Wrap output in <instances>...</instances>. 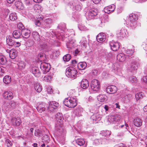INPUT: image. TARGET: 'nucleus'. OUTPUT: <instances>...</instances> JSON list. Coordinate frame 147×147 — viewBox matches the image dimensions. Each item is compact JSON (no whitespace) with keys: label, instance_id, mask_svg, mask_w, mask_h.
<instances>
[{"label":"nucleus","instance_id":"1","mask_svg":"<svg viewBox=\"0 0 147 147\" xmlns=\"http://www.w3.org/2000/svg\"><path fill=\"white\" fill-rule=\"evenodd\" d=\"M63 103L65 106L68 107H74L77 104V98L76 96L69 97L65 99Z\"/></svg>","mask_w":147,"mask_h":147},{"label":"nucleus","instance_id":"2","mask_svg":"<svg viewBox=\"0 0 147 147\" xmlns=\"http://www.w3.org/2000/svg\"><path fill=\"white\" fill-rule=\"evenodd\" d=\"M77 73V70L73 67H70L66 69L65 74L68 77L75 79L76 78Z\"/></svg>","mask_w":147,"mask_h":147},{"label":"nucleus","instance_id":"3","mask_svg":"<svg viewBox=\"0 0 147 147\" xmlns=\"http://www.w3.org/2000/svg\"><path fill=\"white\" fill-rule=\"evenodd\" d=\"M90 86L92 89L94 91L98 92L100 90V83L97 80H93L91 82Z\"/></svg>","mask_w":147,"mask_h":147},{"label":"nucleus","instance_id":"4","mask_svg":"<svg viewBox=\"0 0 147 147\" xmlns=\"http://www.w3.org/2000/svg\"><path fill=\"white\" fill-rule=\"evenodd\" d=\"M40 68L42 71L43 73L46 74L50 70L51 68V66L49 63L46 62H43L40 64Z\"/></svg>","mask_w":147,"mask_h":147},{"label":"nucleus","instance_id":"5","mask_svg":"<svg viewBox=\"0 0 147 147\" xmlns=\"http://www.w3.org/2000/svg\"><path fill=\"white\" fill-rule=\"evenodd\" d=\"M129 20L130 22V24L131 26H136L137 17L134 14L131 13L129 15Z\"/></svg>","mask_w":147,"mask_h":147},{"label":"nucleus","instance_id":"6","mask_svg":"<svg viewBox=\"0 0 147 147\" xmlns=\"http://www.w3.org/2000/svg\"><path fill=\"white\" fill-rule=\"evenodd\" d=\"M131 56L129 55H125L123 53L118 54L117 56V58L120 61L123 62L125 60H128L131 59Z\"/></svg>","mask_w":147,"mask_h":147},{"label":"nucleus","instance_id":"7","mask_svg":"<svg viewBox=\"0 0 147 147\" xmlns=\"http://www.w3.org/2000/svg\"><path fill=\"white\" fill-rule=\"evenodd\" d=\"M98 12V11L97 9L94 8L91 9L87 16L88 17L89 20L93 19L97 15Z\"/></svg>","mask_w":147,"mask_h":147},{"label":"nucleus","instance_id":"8","mask_svg":"<svg viewBox=\"0 0 147 147\" xmlns=\"http://www.w3.org/2000/svg\"><path fill=\"white\" fill-rule=\"evenodd\" d=\"M98 12V11L97 9L94 8L91 9L87 16L88 17L89 20L93 19L97 15Z\"/></svg>","mask_w":147,"mask_h":147},{"label":"nucleus","instance_id":"9","mask_svg":"<svg viewBox=\"0 0 147 147\" xmlns=\"http://www.w3.org/2000/svg\"><path fill=\"white\" fill-rule=\"evenodd\" d=\"M59 106L58 103L55 101L50 102L49 105L47 107V109L51 112H53Z\"/></svg>","mask_w":147,"mask_h":147},{"label":"nucleus","instance_id":"10","mask_svg":"<svg viewBox=\"0 0 147 147\" xmlns=\"http://www.w3.org/2000/svg\"><path fill=\"white\" fill-rule=\"evenodd\" d=\"M109 45L111 47V49L114 51L118 50L119 48V43L118 42H115L113 41H111L109 42Z\"/></svg>","mask_w":147,"mask_h":147},{"label":"nucleus","instance_id":"11","mask_svg":"<svg viewBox=\"0 0 147 147\" xmlns=\"http://www.w3.org/2000/svg\"><path fill=\"white\" fill-rule=\"evenodd\" d=\"M117 88L114 85L109 86L106 89L107 92L110 94L115 93L117 92Z\"/></svg>","mask_w":147,"mask_h":147},{"label":"nucleus","instance_id":"12","mask_svg":"<svg viewBox=\"0 0 147 147\" xmlns=\"http://www.w3.org/2000/svg\"><path fill=\"white\" fill-rule=\"evenodd\" d=\"M96 38L98 42L102 43L106 40V36L104 33H100L97 35Z\"/></svg>","mask_w":147,"mask_h":147},{"label":"nucleus","instance_id":"13","mask_svg":"<svg viewBox=\"0 0 147 147\" xmlns=\"http://www.w3.org/2000/svg\"><path fill=\"white\" fill-rule=\"evenodd\" d=\"M128 68L131 72L134 73L138 68V63L135 61L131 63L128 65Z\"/></svg>","mask_w":147,"mask_h":147},{"label":"nucleus","instance_id":"14","mask_svg":"<svg viewBox=\"0 0 147 147\" xmlns=\"http://www.w3.org/2000/svg\"><path fill=\"white\" fill-rule=\"evenodd\" d=\"M47 105L44 103H41L38 105L36 109L39 113H41L45 111Z\"/></svg>","mask_w":147,"mask_h":147},{"label":"nucleus","instance_id":"15","mask_svg":"<svg viewBox=\"0 0 147 147\" xmlns=\"http://www.w3.org/2000/svg\"><path fill=\"white\" fill-rule=\"evenodd\" d=\"M115 6L114 5L108 7H105L104 8V12L107 13H109L114 11L115 9Z\"/></svg>","mask_w":147,"mask_h":147},{"label":"nucleus","instance_id":"16","mask_svg":"<svg viewBox=\"0 0 147 147\" xmlns=\"http://www.w3.org/2000/svg\"><path fill=\"white\" fill-rule=\"evenodd\" d=\"M3 96L5 99L10 100L13 97L12 93L10 91L5 92L3 94Z\"/></svg>","mask_w":147,"mask_h":147},{"label":"nucleus","instance_id":"17","mask_svg":"<svg viewBox=\"0 0 147 147\" xmlns=\"http://www.w3.org/2000/svg\"><path fill=\"white\" fill-rule=\"evenodd\" d=\"M31 71L36 77L38 78L40 76L41 73L38 67H33Z\"/></svg>","mask_w":147,"mask_h":147},{"label":"nucleus","instance_id":"18","mask_svg":"<svg viewBox=\"0 0 147 147\" xmlns=\"http://www.w3.org/2000/svg\"><path fill=\"white\" fill-rule=\"evenodd\" d=\"M133 122L134 125L138 127H140L142 125V121L141 119L138 117L135 119Z\"/></svg>","mask_w":147,"mask_h":147},{"label":"nucleus","instance_id":"19","mask_svg":"<svg viewBox=\"0 0 147 147\" xmlns=\"http://www.w3.org/2000/svg\"><path fill=\"white\" fill-rule=\"evenodd\" d=\"M22 37L25 38H27L30 36V31L27 29H25L22 31Z\"/></svg>","mask_w":147,"mask_h":147},{"label":"nucleus","instance_id":"20","mask_svg":"<svg viewBox=\"0 0 147 147\" xmlns=\"http://www.w3.org/2000/svg\"><path fill=\"white\" fill-rule=\"evenodd\" d=\"M8 52H9V57L12 59H15L17 55L16 50L14 49H12L10 50H9L7 51Z\"/></svg>","mask_w":147,"mask_h":147},{"label":"nucleus","instance_id":"21","mask_svg":"<svg viewBox=\"0 0 147 147\" xmlns=\"http://www.w3.org/2000/svg\"><path fill=\"white\" fill-rule=\"evenodd\" d=\"M63 119V118L62 113H58L56 115V120L57 121V123H59L60 124H62Z\"/></svg>","mask_w":147,"mask_h":147},{"label":"nucleus","instance_id":"22","mask_svg":"<svg viewBox=\"0 0 147 147\" xmlns=\"http://www.w3.org/2000/svg\"><path fill=\"white\" fill-rule=\"evenodd\" d=\"M81 86L84 89H86L89 86V83L87 80L86 79H83L81 82Z\"/></svg>","mask_w":147,"mask_h":147},{"label":"nucleus","instance_id":"23","mask_svg":"<svg viewBox=\"0 0 147 147\" xmlns=\"http://www.w3.org/2000/svg\"><path fill=\"white\" fill-rule=\"evenodd\" d=\"M101 117L100 114L98 113H96L92 115L90 119L93 121H99L101 119Z\"/></svg>","mask_w":147,"mask_h":147},{"label":"nucleus","instance_id":"24","mask_svg":"<svg viewBox=\"0 0 147 147\" xmlns=\"http://www.w3.org/2000/svg\"><path fill=\"white\" fill-rule=\"evenodd\" d=\"M127 30L124 28H122L119 31L117 32L118 36L120 37L123 38L126 35Z\"/></svg>","mask_w":147,"mask_h":147},{"label":"nucleus","instance_id":"25","mask_svg":"<svg viewBox=\"0 0 147 147\" xmlns=\"http://www.w3.org/2000/svg\"><path fill=\"white\" fill-rule=\"evenodd\" d=\"M11 121L13 125L17 126H19L21 123V120L20 119H17L15 117L12 118Z\"/></svg>","mask_w":147,"mask_h":147},{"label":"nucleus","instance_id":"26","mask_svg":"<svg viewBox=\"0 0 147 147\" xmlns=\"http://www.w3.org/2000/svg\"><path fill=\"white\" fill-rule=\"evenodd\" d=\"M61 124L57 123L55 126V130L57 134H61L63 131V128L61 125H60Z\"/></svg>","mask_w":147,"mask_h":147},{"label":"nucleus","instance_id":"27","mask_svg":"<svg viewBox=\"0 0 147 147\" xmlns=\"http://www.w3.org/2000/svg\"><path fill=\"white\" fill-rule=\"evenodd\" d=\"M83 112V109L80 107L77 108L76 110L74 111V113L78 117L82 116V113Z\"/></svg>","mask_w":147,"mask_h":147},{"label":"nucleus","instance_id":"28","mask_svg":"<svg viewBox=\"0 0 147 147\" xmlns=\"http://www.w3.org/2000/svg\"><path fill=\"white\" fill-rule=\"evenodd\" d=\"M13 36L15 38H22V32H20L18 30H15L13 32Z\"/></svg>","mask_w":147,"mask_h":147},{"label":"nucleus","instance_id":"29","mask_svg":"<svg viewBox=\"0 0 147 147\" xmlns=\"http://www.w3.org/2000/svg\"><path fill=\"white\" fill-rule=\"evenodd\" d=\"M7 43L9 46H13V45L14 41L12 39V38L10 36L7 38Z\"/></svg>","mask_w":147,"mask_h":147},{"label":"nucleus","instance_id":"30","mask_svg":"<svg viewBox=\"0 0 147 147\" xmlns=\"http://www.w3.org/2000/svg\"><path fill=\"white\" fill-rule=\"evenodd\" d=\"M17 65L19 69L20 70H22L25 68L26 63L23 61H21L18 63Z\"/></svg>","mask_w":147,"mask_h":147},{"label":"nucleus","instance_id":"31","mask_svg":"<svg viewBox=\"0 0 147 147\" xmlns=\"http://www.w3.org/2000/svg\"><path fill=\"white\" fill-rule=\"evenodd\" d=\"M107 97L105 95L101 94L97 96L98 100L100 102H103L106 101L107 99Z\"/></svg>","mask_w":147,"mask_h":147},{"label":"nucleus","instance_id":"32","mask_svg":"<svg viewBox=\"0 0 147 147\" xmlns=\"http://www.w3.org/2000/svg\"><path fill=\"white\" fill-rule=\"evenodd\" d=\"M78 66L80 69L83 70L86 67L87 64L86 62H81L79 63Z\"/></svg>","mask_w":147,"mask_h":147},{"label":"nucleus","instance_id":"33","mask_svg":"<svg viewBox=\"0 0 147 147\" xmlns=\"http://www.w3.org/2000/svg\"><path fill=\"white\" fill-rule=\"evenodd\" d=\"M11 77L9 76H5L3 78V82L6 84H9L11 81Z\"/></svg>","mask_w":147,"mask_h":147},{"label":"nucleus","instance_id":"34","mask_svg":"<svg viewBox=\"0 0 147 147\" xmlns=\"http://www.w3.org/2000/svg\"><path fill=\"white\" fill-rule=\"evenodd\" d=\"M144 96V93L142 92L138 93L135 95V97L137 100L142 99Z\"/></svg>","mask_w":147,"mask_h":147},{"label":"nucleus","instance_id":"35","mask_svg":"<svg viewBox=\"0 0 147 147\" xmlns=\"http://www.w3.org/2000/svg\"><path fill=\"white\" fill-rule=\"evenodd\" d=\"M80 42L81 43V45L84 48H86L87 46V41L86 38L82 37Z\"/></svg>","mask_w":147,"mask_h":147},{"label":"nucleus","instance_id":"36","mask_svg":"<svg viewBox=\"0 0 147 147\" xmlns=\"http://www.w3.org/2000/svg\"><path fill=\"white\" fill-rule=\"evenodd\" d=\"M32 34L33 38L35 40L38 41L40 40V36L38 32H33Z\"/></svg>","mask_w":147,"mask_h":147},{"label":"nucleus","instance_id":"37","mask_svg":"<svg viewBox=\"0 0 147 147\" xmlns=\"http://www.w3.org/2000/svg\"><path fill=\"white\" fill-rule=\"evenodd\" d=\"M57 28L61 30L64 31L66 28V25L64 23L60 24L58 26Z\"/></svg>","mask_w":147,"mask_h":147},{"label":"nucleus","instance_id":"38","mask_svg":"<svg viewBox=\"0 0 147 147\" xmlns=\"http://www.w3.org/2000/svg\"><path fill=\"white\" fill-rule=\"evenodd\" d=\"M17 18V16L15 13H11L9 15V19L11 21H14Z\"/></svg>","mask_w":147,"mask_h":147},{"label":"nucleus","instance_id":"39","mask_svg":"<svg viewBox=\"0 0 147 147\" xmlns=\"http://www.w3.org/2000/svg\"><path fill=\"white\" fill-rule=\"evenodd\" d=\"M53 78V77L51 75L48 76H46L44 78V80L47 82L51 81Z\"/></svg>","mask_w":147,"mask_h":147},{"label":"nucleus","instance_id":"40","mask_svg":"<svg viewBox=\"0 0 147 147\" xmlns=\"http://www.w3.org/2000/svg\"><path fill=\"white\" fill-rule=\"evenodd\" d=\"M71 58V56L70 55L67 54L63 56V59L65 61H69Z\"/></svg>","mask_w":147,"mask_h":147},{"label":"nucleus","instance_id":"41","mask_svg":"<svg viewBox=\"0 0 147 147\" xmlns=\"http://www.w3.org/2000/svg\"><path fill=\"white\" fill-rule=\"evenodd\" d=\"M6 70L5 68L0 67V76H3L5 74V71Z\"/></svg>","mask_w":147,"mask_h":147},{"label":"nucleus","instance_id":"42","mask_svg":"<svg viewBox=\"0 0 147 147\" xmlns=\"http://www.w3.org/2000/svg\"><path fill=\"white\" fill-rule=\"evenodd\" d=\"M34 88L35 90L38 92H40L42 90V86L39 84L36 85L35 86Z\"/></svg>","mask_w":147,"mask_h":147},{"label":"nucleus","instance_id":"43","mask_svg":"<svg viewBox=\"0 0 147 147\" xmlns=\"http://www.w3.org/2000/svg\"><path fill=\"white\" fill-rule=\"evenodd\" d=\"M40 47L41 49H45L46 51L48 47L47 45L45 43H40Z\"/></svg>","mask_w":147,"mask_h":147},{"label":"nucleus","instance_id":"44","mask_svg":"<svg viewBox=\"0 0 147 147\" xmlns=\"http://www.w3.org/2000/svg\"><path fill=\"white\" fill-rule=\"evenodd\" d=\"M77 144L81 146L84 144L85 143V141L83 139H78L76 141Z\"/></svg>","mask_w":147,"mask_h":147},{"label":"nucleus","instance_id":"45","mask_svg":"<svg viewBox=\"0 0 147 147\" xmlns=\"http://www.w3.org/2000/svg\"><path fill=\"white\" fill-rule=\"evenodd\" d=\"M6 62V58L4 56H0V63L1 64L3 65L5 64Z\"/></svg>","mask_w":147,"mask_h":147},{"label":"nucleus","instance_id":"46","mask_svg":"<svg viewBox=\"0 0 147 147\" xmlns=\"http://www.w3.org/2000/svg\"><path fill=\"white\" fill-rule=\"evenodd\" d=\"M9 106L10 108L12 109H14L16 107V103L13 101H11L9 103Z\"/></svg>","mask_w":147,"mask_h":147},{"label":"nucleus","instance_id":"47","mask_svg":"<svg viewBox=\"0 0 147 147\" xmlns=\"http://www.w3.org/2000/svg\"><path fill=\"white\" fill-rule=\"evenodd\" d=\"M102 136L108 137L111 134V132L109 131H104L102 133Z\"/></svg>","mask_w":147,"mask_h":147},{"label":"nucleus","instance_id":"48","mask_svg":"<svg viewBox=\"0 0 147 147\" xmlns=\"http://www.w3.org/2000/svg\"><path fill=\"white\" fill-rule=\"evenodd\" d=\"M129 80L131 82H136L137 81V79L134 76H131L129 77Z\"/></svg>","mask_w":147,"mask_h":147},{"label":"nucleus","instance_id":"49","mask_svg":"<svg viewBox=\"0 0 147 147\" xmlns=\"http://www.w3.org/2000/svg\"><path fill=\"white\" fill-rule=\"evenodd\" d=\"M17 27L18 28L21 30V31L24 30L25 29L24 27V26L23 24L21 23H19L17 24Z\"/></svg>","mask_w":147,"mask_h":147},{"label":"nucleus","instance_id":"50","mask_svg":"<svg viewBox=\"0 0 147 147\" xmlns=\"http://www.w3.org/2000/svg\"><path fill=\"white\" fill-rule=\"evenodd\" d=\"M34 134L35 136H40L42 135V132L40 130L36 129L35 131Z\"/></svg>","mask_w":147,"mask_h":147},{"label":"nucleus","instance_id":"51","mask_svg":"<svg viewBox=\"0 0 147 147\" xmlns=\"http://www.w3.org/2000/svg\"><path fill=\"white\" fill-rule=\"evenodd\" d=\"M5 143L8 147H10L12 145V144L10 140L8 139H7L5 140Z\"/></svg>","mask_w":147,"mask_h":147},{"label":"nucleus","instance_id":"52","mask_svg":"<svg viewBox=\"0 0 147 147\" xmlns=\"http://www.w3.org/2000/svg\"><path fill=\"white\" fill-rule=\"evenodd\" d=\"M78 28L80 30H84L86 28L85 26L82 24H79L78 26Z\"/></svg>","mask_w":147,"mask_h":147},{"label":"nucleus","instance_id":"53","mask_svg":"<svg viewBox=\"0 0 147 147\" xmlns=\"http://www.w3.org/2000/svg\"><path fill=\"white\" fill-rule=\"evenodd\" d=\"M126 53H127V55H129L131 56V58L132 57H131V55L133 54V51L132 50H128L126 51Z\"/></svg>","mask_w":147,"mask_h":147},{"label":"nucleus","instance_id":"54","mask_svg":"<svg viewBox=\"0 0 147 147\" xmlns=\"http://www.w3.org/2000/svg\"><path fill=\"white\" fill-rule=\"evenodd\" d=\"M49 139V136L46 135H45L42 138V140L46 142H48Z\"/></svg>","mask_w":147,"mask_h":147},{"label":"nucleus","instance_id":"55","mask_svg":"<svg viewBox=\"0 0 147 147\" xmlns=\"http://www.w3.org/2000/svg\"><path fill=\"white\" fill-rule=\"evenodd\" d=\"M113 116H114L115 121H117L120 119V117L119 115H115Z\"/></svg>","mask_w":147,"mask_h":147},{"label":"nucleus","instance_id":"56","mask_svg":"<svg viewBox=\"0 0 147 147\" xmlns=\"http://www.w3.org/2000/svg\"><path fill=\"white\" fill-rule=\"evenodd\" d=\"M21 44L20 42H15L14 41L13 46L16 47H18L20 46Z\"/></svg>","mask_w":147,"mask_h":147},{"label":"nucleus","instance_id":"57","mask_svg":"<svg viewBox=\"0 0 147 147\" xmlns=\"http://www.w3.org/2000/svg\"><path fill=\"white\" fill-rule=\"evenodd\" d=\"M114 119V116H110L109 118V120L111 122L113 123L115 121Z\"/></svg>","mask_w":147,"mask_h":147},{"label":"nucleus","instance_id":"58","mask_svg":"<svg viewBox=\"0 0 147 147\" xmlns=\"http://www.w3.org/2000/svg\"><path fill=\"white\" fill-rule=\"evenodd\" d=\"M47 92L50 94H51L53 92V89L51 86H49L47 89Z\"/></svg>","mask_w":147,"mask_h":147},{"label":"nucleus","instance_id":"59","mask_svg":"<svg viewBox=\"0 0 147 147\" xmlns=\"http://www.w3.org/2000/svg\"><path fill=\"white\" fill-rule=\"evenodd\" d=\"M92 74L93 75H96L98 74V71L96 69H94L92 71Z\"/></svg>","mask_w":147,"mask_h":147},{"label":"nucleus","instance_id":"60","mask_svg":"<svg viewBox=\"0 0 147 147\" xmlns=\"http://www.w3.org/2000/svg\"><path fill=\"white\" fill-rule=\"evenodd\" d=\"M50 37H51L52 38L56 36V32L53 31H52L51 32H50L49 34Z\"/></svg>","mask_w":147,"mask_h":147},{"label":"nucleus","instance_id":"61","mask_svg":"<svg viewBox=\"0 0 147 147\" xmlns=\"http://www.w3.org/2000/svg\"><path fill=\"white\" fill-rule=\"evenodd\" d=\"M35 24L38 26H40L41 24V23L40 20H36L35 22Z\"/></svg>","mask_w":147,"mask_h":147},{"label":"nucleus","instance_id":"62","mask_svg":"<svg viewBox=\"0 0 147 147\" xmlns=\"http://www.w3.org/2000/svg\"><path fill=\"white\" fill-rule=\"evenodd\" d=\"M46 22L48 24H51L52 22V21L51 19L48 18L46 20Z\"/></svg>","mask_w":147,"mask_h":147},{"label":"nucleus","instance_id":"63","mask_svg":"<svg viewBox=\"0 0 147 147\" xmlns=\"http://www.w3.org/2000/svg\"><path fill=\"white\" fill-rule=\"evenodd\" d=\"M142 80L144 82L147 83V76L143 77Z\"/></svg>","mask_w":147,"mask_h":147},{"label":"nucleus","instance_id":"64","mask_svg":"<svg viewBox=\"0 0 147 147\" xmlns=\"http://www.w3.org/2000/svg\"><path fill=\"white\" fill-rule=\"evenodd\" d=\"M92 1L94 3L97 4L101 0H92Z\"/></svg>","mask_w":147,"mask_h":147}]
</instances>
